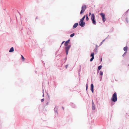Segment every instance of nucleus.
I'll list each match as a JSON object with an SVG mask.
<instances>
[{
    "label": "nucleus",
    "mask_w": 129,
    "mask_h": 129,
    "mask_svg": "<svg viewBox=\"0 0 129 129\" xmlns=\"http://www.w3.org/2000/svg\"><path fill=\"white\" fill-rule=\"evenodd\" d=\"M94 57H92L90 59V61H92L93 60V59H94Z\"/></svg>",
    "instance_id": "obj_20"
},
{
    "label": "nucleus",
    "mask_w": 129,
    "mask_h": 129,
    "mask_svg": "<svg viewBox=\"0 0 129 129\" xmlns=\"http://www.w3.org/2000/svg\"><path fill=\"white\" fill-rule=\"evenodd\" d=\"M86 9V7L85 5L83 6L82 7V10L80 12V14H81L84 12Z\"/></svg>",
    "instance_id": "obj_4"
},
{
    "label": "nucleus",
    "mask_w": 129,
    "mask_h": 129,
    "mask_svg": "<svg viewBox=\"0 0 129 129\" xmlns=\"http://www.w3.org/2000/svg\"><path fill=\"white\" fill-rule=\"evenodd\" d=\"M91 19L92 21V23L93 24H96V21L95 20V16L93 14H92L91 16Z\"/></svg>",
    "instance_id": "obj_2"
},
{
    "label": "nucleus",
    "mask_w": 129,
    "mask_h": 129,
    "mask_svg": "<svg viewBox=\"0 0 129 129\" xmlns=\"http://www.w3.org/2000/svg\"><path fill=\"white\" fill-rule=\"evenodd\" d=\"M94 53H92L90 55V56L92 57H94Z\"/></svg>",
    "instance_id": "obj_15"
},
{
    "label": "nucleus",
    "mask_w": 129,
    "mask_h": 129,
    "mask_svg": "<svg viewBox=\"0 0 129 129\" xmlns=\"http://www.w3.org/2000/svg\"><path fill=\"white\" fill-rule=\"evenodd\" d=\"M100 75H102L103 74V72L101 71H100Z\"/></svg>",
    "instance_id": "obj_19"
},
{
    "label": "nucleus",
    "mask_w": 129,
    "mask_h": 129,
    "mask_svg": "<svg viewBox=\"0 0 129 129\" xmlns=\"http://www.w3.org/2000/svg\"><path fill=\"white\" fill-rule=\"evenodd\" d=\"M104 41V40H103V41H102V42H101V44H102V43H103V42Z\"/></svg>",
    "instance_id": "obj_25"
},
{
    "label": "nucleus",
    "mask_w": 129,
    "mask_h": 129,
    "mask_svg": "<svg viewBox=\"0 0 129 129\" xmlns=\"http://www.w3.org/2000/svg\"><path fill=\"white\" fill-rule=\"evenodd\" d=\"M64 42H65L64 41H63L61 43V45Z\"/></svg>",
    "instance_id": "obj_23"
},
{
    "label": "nucleus",
    "mask_w": 129,
    "mask_h": 129,
    "mask_svg": "<svg viewBox=\"0 0 129 129\" xmlns=\"http://www.w3.org/2000/svg\"><path fill=\"white\" fill-rule=\"evenodd\" d=\"M100 15L102 17L103 21L104 22L106 20V18L105 17V14L103 13H101L100 14Z\"/></svg>",
    "instance_id": "obj_3"
},
{
    "label": "nucleus",
    "mask_w": 129,
    "mask_h": 129,
    "mask_svg": "<svg viewBox=\"0 0 129 129\" xmlns=\"http://www.w3.org/2000/svg\"><path fill=\"white\" fill-rule=\"evenodd\" d=\"M21 58H22V59L23 60V61H24V59H24V57H23V56L22 55H21Z\"/></svg>",
    "instance_id": "obj_16"
},
{
    "label": "nucleus",
    "mask_w": 129,
    "mask_h": 129,
    "mask_svg": "<svg viewBox=\"0 0 129 129\" xmlns=\"http://www.w3.org/2000/svg\"><path fill=\"white\" fill-rule=\"evenodd\" d=\"M66 52L67 55L68 53V52L69 50V49L71 47V45H69L68 46H66Z\"/></svg>",
    "instance_id": "obj_6"
},
{
    "label": "nucleus",
    "mask_w": 129,
    "mask_h": 129,
    "mask_svg": "<svg viewBox=\"0 0 129 129\" xmlns=\"http://www.w3.org/2000/svg\"><path fill=\"white\" fill-rule=\"evenodd\" d=\"M78 23H76L75 24H74V25L73 26V28L74 29V28H76L78 26Z\"/></svg>",
    "instance_id": "obj_10"
},
{
    "label": "nucleus",
    "mask_w": 129,
    "mask_h": 129,
    "mask_svg": "<svg viewBox=\"0 0 129 129\" xmlns=\"http://www.w3.org/2000/svg\"><path fill=\"white\" fill-rule=\"evenodd\" d=\"M102 66H100L98 67V69L99 70H100L102 68Z\"/></svg>",
    "instance_id": "obj_14"
},
{
    "label": "nucleus",
    "mask_w": 129,
    "mask_h": 129,
    "mask_svg": "<svg viewBox=\"0 0 129 129\" xmlns=\"http://www.w3.org/2000/svg\"><path fill=\"white\" fill-rule=\"evenodd\" d=\"M123 49L125 51V52L124 53V54H125V53L126 52L127 50V48L126 47V46L125 47H124L123 48Z\"/></svg>",
    "instance_id": "obj_12"
},
{
    "label": "nucleus",
    "mask_w": 129,
    "mask_h": 129,
    "mask_svg": "<svg viewBox=\"0 0 129 129\" xmlns=\"http://www.w3.org/2000/svg\"><path fill=\"white\" fill-rule=\"evenodd\" d=\"M85 15H84V16L82 17V18L81 19H80V20H81V21H84V20L85 18Z\"/></svg>",
    "instance_id": "obj_13"
},
{
    "label": "nucleus",
    "mask_w": 129,
    "mask_h": 129,
    "mask_svg": "<svg viewBox=\"0 0 129 129\" xmlns=\"http://www.w3.org/2000/svg\"><path fill=\"white\" fill-rule=\"evenodd\" d=\"M74 35L75 34L74 33H73L70 36L71 37H72L74 36Z\"/></svg>",
    "instance_id": "obj_17"
},
{
    "label": "nucleus",
    "mask_w": 129,
    "mask_h": 129,
    "mask_svg": "<svg viewBox=\"0 0 129 129\" xmlns=\"http://www.w3.org/2000/svg\"><path fill=\"white\" fill-rule=\"evenodd\" d=\"M14 51V48L13 47H12L10 49L9 51L10 52H13Z\"/></svg>",
    "instance_id": "obj_11"
},
{
    "label": "nucleus",
    "mask_w": 129,
    "mask_h": 129,
    "mask_svg": "<svg viewBox=\"0 0 129 129\" xmlns=\"http://www.w3.org/2000/svg\"><path fill=\"white\" fill-rule=\"evenodd\" d=\"M85 23L83 21H81V20H80L79 23V24L80 26L81 27H83L85 26Z\"/></svg>",
    "instance_id": "obj_5"
},
{
    "label": "nucleus",
    "mask_w": 129,
    "mask_h": 129,
    "mask_svg": "<svg viewBox=\"0 0 129 129\" xmlns=\"http://www.w3.org/2000/svg\"><path fill=\"white\" fill-rule=\"evenodd\" d=\"M111 100L114 102H115L117 101V94L116 92H115L113 95Z\"/></svg>",
    "instance_id": "obj_1"
},
{
    "label": "nucleus",
    "mask_w": 129,
    "mask_h": 129,
    "mask_svg": "<svg viewBox=\"0 0 129 129\" xmlns=\"http://www.w3.org/2000/svg\"><path fill=\"white\" fill-rule=\"evenodd\" d=\"M62 108L63 109V110L64 109V108H63V107H62Z\"/></svg>",
    "instance_id": "obj_26"
},
{
    "label": "nucleus",
    "mask_w": 129,
    "mask_h": 129,
    "mask_svg": "<svg viewBox=\"0 0 129 129\" xmlns=\"http://www.w3.org/2000/svg\"><path fill=\"white\" fill-rule=\"evenodd\" d=\"M86 20L87 21H88L89 20V18H88V17L87 14L86 15Z\"/></svg>",
    "instance_id": "obj_18"
},
{
    "label": "nucleus",
    "mask_w": 129,
    "mask_h": 129,
    "mask_svg": "<svg viewBox=\"0 0 129 129\" xmlns=\"http://www.w3.org/2000/svg\"><path fill=\"white\" fill-rule=\"evenodd\" d=\"M91 90L92 92H93V85L92 84H91Z\"/></svg>",
    "instance_id": "obj_8"
},
{
    "label": "nucleus",
    "mask_w": 129,
    "mask_h": 129,
    "mask_svg": "<svg viewBox=\"0 0 129 129\" xmlns=\"http://www.w3.org/2000/svg\"><path fill=\"white\" fill-rule=\"evenodd\" d=\"M128 66H129V64H128Z\"/></svg>",
    "instance_id": "obj_28"
},
{
    "label": "nucleus",
    "mask_w": 129,
    "mask_h": 129,
    "mask_svg": "<svg viewBox=\"0 0 129 129\" xmlns=\"http://www.w3.org/2000/svg\"><path fill=\"white\" fill-rule=\"evenodd\" d=\"M70 41V40L69 39L68 41L66 42L64 44V45L65 46H67L68 45Z\"/></svg>",
    "instance_id": "obj_9"
},
{
    "label": "nucleus",
    "mask_w": 129,
    "mask_h": 129,
    "mask_svg": "<svg viewBox=\"0 0 129 129\" xmlns=\"http://www.w3.org/2000/svg\"><path fill=\"white\" fill-rule=\"evenodd\" d=\"M92 109L93 110H94L95 109V105L94 103L93 102V101L92 100Z\"/></svg>",
    "instance_id": "obj_7"
},
{
    "label": "nucleus",
    "mask_w": 129,
    "mask_h": 129,
    "mask_svg": "<svg viewBox=\"0 0 129 129\" xmlns=\"http://www.w3.org/2000/svg\"><path fill=\"white\" fill-rule=\"evenodd\" d=\"M91 15V12H89V16H90Z\"/></svg>",
    "instance_id": "obj_24"
},
{
    "label": "nucleus",
    "mask_w": 129,
    "mask_h": 129,
    "mask_svg": "<svg viewBox=\"0 0 129 129\" xmlns=\"http://www.w3.org/2000/svg\"><path fill=\"white\" fill-rule=\"evenodd\" d=\"M88 84H86V90H87V88H88Z\"/></svg>",
    "instance_id": "obj_21"
},
{
    "label": "nucleus",
    "mask_w": 129,
    "mask_h": 129,
    "mask_svg": "<svg viewBox=\"0 0 129 129\" xmlns=\"http://www.w3.org/2000/svg\"><path fill=\"white\" fill-rule=\"evenodd\" d=\"M102 58H101V61H102Z\"/></svg>",
    "instance_id": "obj_27"
},
{
    "label": "nucleus",
    "mask_w": 129,
    "mask_h": 129,
    "mask_svg": "<svg viewBox=\"0 0 129 129\" xmlns=\"http://www.w3.org/2000/svg\"><path fill=\"white\" fill-rule=\"evenodd\" d=\"M44 99H42L41 100V101L42 102L44 101Z\"/></svg>",
    "instance_id": "obj_22"
}]
</instances>
